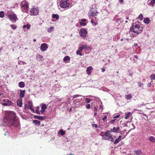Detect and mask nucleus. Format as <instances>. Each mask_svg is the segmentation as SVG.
I'll list each match as a JSON object with an SVG mask.
<instances>
[{"label":"nucleus","mask_w":155,"mask_h":155,"mask_svg":"<svg viewBox=\"0 0 155 155\" xmlns=\"http://www.w3.org/2000/svg\"><path fill=\"white\" fill-rule=\"evenodd\" d=\"M54 27H51L49 28L48 29L47 31L48 32H50L51 31H52L54 29Z\"/></svg>","instance_id":"e433bc0d"},{"label":"nucleus","mask_w":155,"mask_h":155,"mask_svg":"<svg viewBox=\"0 0 155 155\" xmlns=\"http://www.w3.org/2000/svg\"><path fill=\"white\" fill-rule=\"evenodd\" d=\"M10 26L14 30H15L17 28V26H16L13 25H10Z\"/></svg>","instance_id":"a19ab883"},{"label":"nucleus","mask_w":155,"mask_h":155,"mask_svg":"<svg viewBox=\"0 0 155 155\" xmlns=\"http://www.w3.org/2000/svg\"><path fill=\"white\" fill-rule=\"evenodd\" d=\"M52 16L53 18H56L57 19H58L59 18V16L57 14H53Z\"/></svg>","instance_id":"c85d7f7f"},{"label":"nucleus","mask_w":155,"mask_h":155,"mask_svg":"<svg viewBox=\"0 0 155 155\" xmlns=\"http://www.w3.org/2000/svg\"><path fill=\"white\" fill-rule=\"evenodd\" d=\"M18 86L22 88L25 87V84L24 82L21 81L19 83Z\"/></svg>","instance_id":"5701e85b"},{"label":"nucleus","mask_w":155,"mask_h":155,"mask_svg":"<svg viewBox=\"0 0 155 155\" xmlns=\"http://www.w3.org/2000/svg\"><path fill=\"white\" fill-rule=\"evenodd\" d=\"M3 95V94L2 93H0V96H2Z\"/></svg>","instance_id":"0e129e2a"},{"label":"nucleus","mask_w":155,"mask_h":155,"mask_svg":"<svg viewBox=\"0 0 155 155\" xmlns=\"http://www.w3.org/2000/svg\"><path fill=\"white\" fill-rule=\"evenodd\" d=\"M4 120L5 121L2 124V125L11 127L14 126L18 127L19 125L18 122L16 118L15 114L12 111H6Z\"/></svg>","instance_id":"f257e3e1"},{"label":"nucleus","mask_w":155,"mask_h":155,"mask_svg":"<svg viewBox=\"0 0 155 155\" xmlns=\"http://www.w3.org/2000/svg\"><path fill=\"white\" fill-rule=\"evenodd\" d=\"M110 133H111V131H110V130H107V131L105 132V134L104 136H102L103 138L104 139L105 138H107V137H110V136H111V135L110 134Z\"/></svg>","instance_id":"9d476101"},{"label":"nucleus","mask_w":155,"mask_h":155,"mask_svg":"<svg viewBox=\"0 0 155 155\" xmlns=\"http://www.w3.org/2000/svg\"><path fill=\"white\" fill-rule=\"evenodd\" d=\"M125 137V136L123 138H122V136L121 135L119 136L118 137V139L120 141L124 139Z\"/></svg>","instance_id":"79ce46f5"},{"label":"nucleus","mask_w":155,"mask_h":155,"mask_svg":"<svg viewBox=\"0 0 155 155\" xmlns=\"http://www.w3.org/2000/svg\"><path fill=\"white\" fill-rule=\"evenodd\" d=\"M47 108V107L45 104H43L41 107V108L42 110H45Z\"/></svg>","instance_id":"4c0bfd02"},{"label":"nucleus","mask_w":155,"mask_h":155,"mask_svg":"<svg viewBox=\"0 0 155 155\" xmlns=\"http://www.w3.org/2000/svg\"><path fill=\"white\" fill-rule=\"evenodd\" d=\"M70 5L68 0H62L60 2V5L62 8H66L68 7Z\"/></svg>","instance_id":"20e7f679"},{"label":"nucleus","mask_w":155,"mask_h":155,"mask_svg":"<svg viewBox=\"0 0 155 155\" xmlns=\"http://www.w3.org/2000/svg\"><path fill=\"white\" fill-rule=\"evenodd\" d=\"M81 96L79 94H76L73 96V99H74L76 97H78L79 96Z\"/></svg>","instance_id":"c03bdc74"},{"label":"nucleus","mask_w":155,"mask_h":155,"mask_svg":"<svg viewBox=\"0 0 155 155\" xmlns=\"http://www.w3.org/2000/svg\"><path fill=\"white\" fill-rule=\"evenodd\" d=\"M91 22L92 24H93L94 23V21L92 19H91Z\"/></svg>","instance_id":"13d9d810"},{"label":"nucleus","mask_w":155,"mask_h":155,"mask_svg":"<svg viewBox=\"0 0 155 155\" xmlns=\"http://www.w3.org/2000/svg\"><path fill=\"white\" fill-rule=\"evenodd\" d=\"M8 17L10 18V20L14 21L15 22L16 21L17 19L16 15L15 14L8 15Z\"/></svg>","instance_id":"0eeeda50"},{"label":"nucleus","mask_w":155,"mask_h":155,"mask_svg":"<svg viewBox=\"0 0 155 155\" xmlns=\"http://www.w3.org/2000/svg\"><path fill=\"white\" fill-rule=\"evenodd\" d=\"M48 48L47 44L46 43L42 44L40 47V49L42 51H45Z\"/></svg>","instance_id":"6e6552de"},{"label":"nucleus","mask_w":155,"mask_h":155,"mask_svg":"<svg viewBox=\"0 0 155 155\" xmlns=\"http://www.w3.org/2000/svg\"><path fill=\"white\" fill-rule=\"evenodd\" d=\"M31 15H36L38 13V10L36 8H32L30 9L29 11Z\"/></svg>","instance_id":"39448f33"},{"label":"nucleus","mask_w":155,"mask_h":155,"mask_svg":"<svg viewBox=\"0 0 155 155\" xmlns=\"http://www.w3.org/2000/svg\"><path fill=\"white\" fill-rule=\"evenodd\" d=\"M110 130L111 132L118 133H120V128L119 127H114L112 129H111Z\"/></svg>","instance_id":"1a4fd4ad"},{"label":"nucleus","mask_w":155,"mask_h":155,"mask_svg":"<svg viewBox=\"0 0 155 155\" xmlns=\"http://www.w3.org/2000/svg\"><path fill=\"white\" fill-rule=\"evenodd\" d=\"M82 51L79 48L76 51V54L77 55H79L80 56L82 55V54L81 53Z\"/></svg>","instance_id":"7c9ffc66"},{"label":"nucleus","mask_w":155,"mask_h":155,"mask_svg":"<svg viewBox=\"0 0 155 155\" xmlns=\"http://www.w3.org/2000/svg\"><path fill=\"white\" fill-rule=\"evenodd\" d=\"M25 91L24 90H20V92L19 94V97L21 98H23L25 95Z\"/></svg>","instance_id":"6ab92c4d"},{"label":"nucleus","mask_w":155,"mask_h":155,"mask_svg":"<svg viewBox=\"0 0 155 155\" xmlns=\"http://www.w3.org/2000/svg\"><path fill=\"white\" fill-rule=\"evenodd\" d=\"M90 107V104H88L86 106V107L87 109H89Z\"/></svg>","instance_id":"8fccbe9b"},{"label":"nucleus","mask_w":155,"mask_h":155,"mask_svg":"<svg viewBox=\"0 0 155 155\" xmlns=\"http://www.w3.org/2000/svg\"><path fill=\"white\" fill-rule=\"evenodd\" d=\"M6 102L3 104V105L5 106H9L13 104V103L8 99H6Z\"/></svg>","instance_id":"f8f14e48"},{"label":"nucleus","mask_w":155,"mask_h":155,"mask_svg":"<svg viewBox=\"0 0 155 155\" xmlns=\"http://www.w3.org/2000/svg\"><path fill=\"white\" fill-rule=\"evenodd\" d=\"M125 98L127 100H130L132 97V95L131 94H129L128 95H126Z\"/></svg>","instance_id":"a878e982"},{"label":"nucleus","mask_w":155,"mask_h":155,"mask_svg":"<svg viewBox=\"0 0 155 155\" xmlns=\"http://www.w3.org/2000/svg\"><path fill=\"white\" fill-rule=\"evenodd\" d=\"M120 141L118 138H117L115 140L114 142V144H117L119 143Z\"/></svg>","instance_id":"58836bf2"},{"label":"nucleus","mask_w":155,"mask_h":155,"mask_svg":"<svg viewBox=\"0 0 155 155\" xmlns=\"http://www.w3.org/2000/svg\"><path fill=\"white\" fill-rule=\"evenodd\" d=\"M94 109L96 111H97V109L96 107H94Z\"/></svg>","instance_id":"bf43d9fd"},{"label":"nucleus","mask_w":155,"mask_h":155,"mask_svg":"<svg viewBox=\"0 0 155 155\" xmlns=\"http://www.w3.org/2000/svg\"><path fill=\"white\" fill-rule=\"evenodd\" d=\"M148 139L151 143H155V138L153 137L150 136L148 137Z\"/></svg>","instance_id":"dca6fc26"},{"label":"nucleus","mask_w":155,"mask_h":155,"mask_svg":"<svg viewBox=\"0 0 155 155\" xmlns=\"http://www.w3.org/2000/svg\"><path fill=\"white\" fill-rule=\"evenodd\" d=\"M120 3H123V0H120Z\"/></svg>","instance_id":"052dcab7"},{"label":"nucleus","mask_w":155,"mask_h":155,"mask_svg":"<svg viewBox=\"0 0 155 155\" xmlns=\"http://www.w3.org/2000/svg\"><path fill=\"white\" fill-rule=\"evenodd\" d=\"M90 48L87 46V45H82L81 47H80L79 48L81 51L84 49H87L88 50L89 48Z\"/></svg>","instance_id":"f3484780"},{"label":"nucleus","mask_w":155,"mask_h":155,"mask_svg":"<svg viewBox=\"0 0 155 155\" xmlns=\"http://www.w3.org/2000/svg\"><path fill=\"white\" fill-rule=\"evenodd\" d=\"M120 133L121 134H123V133H122V132L120 130V133Z\"/></svg>","instance_id":"680f3d73"},{"label":"nucleus","mask_w":155,"mask_h":155,"mask_svg":"<svg viewBox=\"0 0 155 155\" xmlns=\"http://www.w3.org/2000/svg\"><path fill=\"white\" fill-rule=\"evenodd\" d=\"M116 118H118L120 117V115H117L115 117Z\"/></svg>","instance_id":"4d7b16f0"},{"label":"nucleus","mask_w":155,"mask_h":155,"mask_svg":"<svg viewBox=\"0 0 155 155\" xmlns=\"http://www.w3.org/2000/svg\"><path fill=\"white\" fill-rule=\"evenodd\" d=\"M28 107L29 109L30 110H31L34 111V109H33L32 106H30Z\"/></svg>","instance_id":"de8ad7c7"},{"label":"nucleus","mask_w":155,"mask_h":155,"mask_svg":"<svg viewBox=\"0 0 155 155\" xmlns=\"http://www.w3.org/2000/svg\"><path fill=\"white\" fill-rule=\"evenodd\" d=\"M104 140H110L111 142H113L114 141V139H113V137H112V135L111 136H110V137H107V138H104Z\"/></svg>","instance_id":"393cba45"},{"label":"nucleus","mask_w":155,"mask_h":155,"mask_svg":"<svg viewBox=\"0 0 155 155\" xmlns=\"http://www.w3.org/2000/svg\"><path fill=\"white\" fill-rule=\"evenodd\" d=\"M67 155H74L73 154H70Z\"/></svg>","instance_id":"774afa93"},{"label":"nucleus","mask_w":155,"mask_h":155,"mask_svg":"<svg viewBox=\"0 0 155 155\" xmlns=\"http://www.w3.org/2000/svg\"><path fill=\"white\" fill-rule=\"evenodd\" d=\"M107 118V116H105L103 118H102V120H103L104 121L105 120H106V119Z\"/></svg>","instance_id":"3c124183"},{"label":"nucleus","mask_w":155,"mask_h":155,"mask_svg":"<svg viewBox=\"0 0 155 155\" xmlns=\"http://www.w3.org/2000/svg\"><path fill=\"white\" fill-rule=\"evenodd\" d=\"M22 99L20 98L17 100V104L18 106L19 107H21L22 105Z\"/></svg>","instance_id":"4468645a"},{"label":"nucleus","mask_w":155,"mask_h":155,"mask_svg":"<svg viewBox=\"0 0 155 155\" xmlns=\"http://www.w3.org/2000/svg\"><path fill=\"white\" fill-rule=\"evenodd\" d=\"M70 57L68 56H66L63 59V61L65 62L66 61H70Z\"/></svg>","instance_id":"bb28decb"},{"label":"nucleus","mask_w":155,"mask_h":155,"mask_svg":"<svg viewBox=\"0 0 155 155\" xmlns=\"http://www.w3.org/2000/svg\"><path fill=\"white\" fill-rule=\"evenodd\" d=\"M21 7L24 12L27 13L29 9V6L27 2L25 1H22L21 2Z\"/></svg>","instance_id":"7ed1b4c3"},{"label":"nucleus","mask_w":155,"mask_h":155,"mask_svg":"<svg viewBox=\"0 0 155 155\" xmlns=\"http://www.w3.org/2000/svg\"><path fill=\"white\" fill-rule=\"evenodd\" d=\"M93 24L94 25H96L98 24V22H94Z\"/></svg>","instance_id":"864d4df0"},{"label":"nucleus","mask_w":155,"mask_h":155,"mask_svg":"<svg viewBox=\"0 0 155 155\" xmlns=\"http://www.w3.org/2000/svg\"><path fill=\"white\" fill-rule=\"evenodd\" d=\"M36 113L38 114H40V112L39 111V108L38 107H37L35 110Z\"/></svg>","instance_id":"ea45409f"},{"label":"nucleus","mask_w":155,"mask_h":155,"mask_svg":"<svg viewBox=\"0 0 155 155\" xmlns=\"http://www.w3.org/2000/svg\"><path fill=\"white\" fill-rule=\"evenodd\" d=\"M92 126L93 127H95L96 128L97 127V124H92Z\"/></svg>","instance_id":"49530a36"},{"label":"nucleus","mask_w":155,"mask_h":155,"mask_svg":"<svg viewBox=\"0 0 155 155\" xmlns=\"http://www.w3.org/2000/svg\"><path fill=\"white\" fill-rule=\"evenodd\" d=\"M130 30L133 32L132 36L134 37L143 31V28L139 25L135 23L133 24L132 26L130 28Z\"/></svg>","instance_id":"f03ea898"},{"label":"nucleus","mask_w":155,"mask_h":155,"mask_svg":"<svg viewBox=\"0 0 155 155\" xmlns=\"http://www.w3.org/2000/svg\"><path fill=\"white\" fill-rule=\"evenodd\" d=\"M33 41H34V42H35L36 41V39H34L33 40Z\"/></svg>","instance_id":"338daca9"},{"label":"nucleus","mask_w":155,"mask_h":155,"mask_svg":"<svg viewBox=\"0 0 155 155\" xmlns=\"http://www.w3.org/2000/svg\"><path fill=\"white\" fill-rule=\"evenodd\" d=\"M79 33L81 37L83 38H85L86 36L87 31L85 29L81 28L80 31Z\"/></svg>","instance_id":"423d86ee"},{"label":"nucleus","mask_w":155,"mask_h":155,"mask_svg":"<svg viewBox=\"0 0 155 155\" xmlns=\"http://www.w3.org/2000/svg\"><path fill=\"white\" fill-rule=\"evenodd\" d=\"M59 133L60 134L61 136H63L65 134V132L62 129L59 130Z\"/></svg>","instance_id":"c756f323"},{"label":"nucleus","mask_w":155,"mask_h":155,"mask_svg":"<svg viewBox=\"0 0 155 155\" xmlns=\"http://www.w3.org/2000/svg\"><path fill=\"white\" fill-rule=\"evenodd\" d=\"M5 16V13L3 11L0 12V17L3 18Z\"/></svg>","instance_id":"72a5a7b5"},{"label":"nucleus","mask_w":155,"mask_h":155,"mask_svg":"<svg viewBox=\"0 0 155 155\" xmlns=\"http://www.w3.org/2000/svg\"><path fill=\"white\" fill-rule=\"evenodd\" d=\"M86 21V20L85 19H83L81 20V22L80 24L81 25H83L84 26H85L86 24L85 22Z\"/></svg>","instance_id":"412c9836"},{"label":"nucleus","mask_w":155,"mask_h":155,"mask_svg":"<svg viewBox=\"0 0 155 155\" xmlns=\"http://www.w3.org/2000/svg\"><path fill=\"white\" fill-rule=\"evenodd\" d=\"M144 22L146 24H148L150 22V20L148 18H146L144 19Z\"/></svg>","instance_id":"b1692460"},{"label":"nucleus","mask_w":155,"mask_h":155,"mask_svg":"<svg viewBox=\"0 0 155 155\" xmlns=\"http://www.w3.org/2000/svg\"><path fill=\"white\" fill-rule=\"evenodd\" d=\"M97 113L96 112H95V113H94V116H96L97 115Z\"/></svg>","instance_id":"e2e57ef3"},{"label":"nucleus","mask_w":155,"mask_h":155,"mask_svg":"<svg viewBox=\"0 0 155 155\" xmlns=\"http://www.w3.org/2000/svg\"><path fill=\"white\" fill-rule=\"evenodd\" d=\"M115 121V119H113L110 120V123L111 124L114 123Z\"/></svg>","instance_id":"09e8293b"},{"label":"nucleus","mask_w":155,"mask_h":155,"mask_svg":"<svg viewBox=\"0 0 155 155\" xmlns=\"http://www.w3.org/2000/svg\"><path fill=\"white\" fill-rule=\"evenodd\" d=\"M138 18L140 20H142L143 19V15L142 14H140L138 17Z\"/></svg>","instance_id":"c9c22d12"},{"label":"nucleus","mask_w":155,"mask_h":155,"mask_svg":"<svg viewBox=\"0 0 155 155\" xmlns=\"http://www.w3.org/2000/svg\"><path fill=\"white\" fill-rule=\"evenodd\" d=\"M40 111L41 113H43L45 112V110L42 109Z\"/></svg>","instance_id":"5fc2aeb1"},{"label":"nucleus","mask_w":155,"mask_h":155,"mask_svg":"<svg viewBox=\"0 0 155 155\" xmlns=\"http://www.w3.org/2000/svg\"><path fill=\"white\" fill-rule=\"evenodd\" d=\"M85 100L88 103H90L91 101V99L88 98H85Z\"/></svg>","instance_id":"a18cd8bd"},{"label":"nucleus","mask_w":155,"mask_h":155,"mask_svg":"<svg viewBox=\"0 0 155 155\" xmlns=\"http://www.w3.org/2000/svg\"><path fill=\"white\" fill-rule=\"evenodd\" d=\"M28 107L32 106V104L30 101H28Z\"/></svg>","instance_id":"37998d69"},{"label":"nucleus","mask_w":155,"mask_h":155,"mask_svg":"<svg viewBox=\"0 0 155 155\" xmlns=\"http://www.w3.org/2000/svg\"><path fill=\"white\" fill-rule=\"evenodd\" d=\"M98 13L95 11H91L89 13L88 15L90 17H94L97 15V13Z\"/></svg>","instance_id":"9b49d317"},{"label":"nucleus","mask_w":155,"mask_h":155,"mask_svg":"<svg viewBox=\"0 0 155 155\" xmlns=\"http://www.w3.org/2000/svg\"><path fill=\"white\" fill-rule=\"evenodd\" d=\"M36 58L37 60L39 61H43L44 60L43 56L40 54H38L37 55Z\"/></svg>","instance_id":"a211bd4d"},{"label":"nucleus","mask_w":155,"mask_h":155,"mask_svg":"<svg viewBox=\"0 0 155 155\" xmlns=\"http://www.w3.org/2000/svg\"><path fill=\"white\" fill-rule=\"evenodd\" d=\"M23 28H27L28 29H29L30 28V26L28 24H27L26 25H24L23 26Z\"/></svg>","instance_id":"2f4dec72"},{"label":"nucleus","mask_w":155,"mask_h":155,"mask_svg":"<svg viewBox=\"0 0 155 155\" xmlns=\"http://www.w3.org/2000/svg\"><path fill=\"white\" fill-rule=\"evenodd\" d=\"M101 71L102 72H104V71H105V68H101Z\"/></svg>","instance_id":"603ef678"},{"label":"nucleus","mask_w":155,"mask_h":155,"mask_svg":"<svg viewBox=\"0 0 155 155\" xmlns=\"http://www.w3.org/2000/svg\"><path fill=\"white\" fill-rule=\"evenodd\" d=\"M150 78L151 80H155V74H153L151 75Z\"/></svg>","instance_id":"f704fd0d"},{"label":"nucleus","mask_w":155,"mask_h":155,"mask_svg":"<svg viewBox=\"0 0 155 155\" xmlns=\"http://www.w3.org/2000/svg\"><path fill=\"white\" fill-rule=\"evenodd\" d=\"M35 119H38L39 120H43L45 118V117L42 116H35L34 117Z\"/></svg>","instance_id":"2eb2a0df"},{"label":"nucleus","mask_w":155,"mask_h":155,"mask_svg":"<svg viewBox=\"0 0 155 155\" xmlns=\"http://www.w3.org/2000/svg\"><path fill=\"white\" fill-rule=\"evenodd\" d=\"M93 69L92 67L89 66L86 69V72L89 75H90L92 72L91 70Z\"/></svg>","instance_id":"ddd939ff"},{"label":"nucleus","mask_w":155,"mask_h":155,"mask_svg":"<svg viewBox=\"0 0 155 155\" xmlns=\"http://www.w3.org/2000/svg\"><path fill=\"white\" fill-rule=\"evenodd\" d=\"M125 115H126V117H124V118L126 119H127L130 117V116L131 115V113L129 112L125 113Z\"/></svg>","instance_id":"4be33fe9"},{"label":"nucleus","mask_w":155,"mask_h":155,"mask_svg":"<svg viewBox=\"0 0 155 155\" xmlns=\"http://www.w3.org/2000/svg\"><path fill=\"white\" fill-rule=\"evenodd\" d=\"M155 4V0H151L149 3V4L152 7H153Z\"/></svg>","instance_id":"cd10ccee"},{"label":"nucleus","mask_w":155,"mask_h":155,"mask_svg":"<svg viewBox=\"0 0 155 155\" xmlns=\"http://www.w3.org/2000/svg\"><path fill=\"white\" fill-rule=\"evenodd\" d=\"M33 123L35 124L36 126H39L40 125V122L39 120H34L33 121Z\"/></svg>","instance_id":"aec40b11"},{"label":"nucleus","mask_w":155,"mask_h":155,"mask_svg":"<svg viewBox=\"0 0 155 155\" xmlns=\"http://www.w3.org/2000/svg\"><path fill=\"white\" fill-rule=\"evenodd\" d=\"M21 62L23 64H26V63L25 62H24L23 61H21Z\"/></svg>","instance_id":"6e6d98bb"},{"label":"nucleus","mask_w":155,"mask_h":155,"mask_svg":"<svg viewBox=\"0 0 155 155\" xmlns=\"http://www.w3.org/2000/svg\"><path fill=\"white\" fill-rule=\"evenodd\" d=\"M6 133L7 135H8L9 134V133L8 132V131L6 132Z\"/></svg>","instance_id":"69168bd1"},{"label":"nucleus","mask_w":155,"mask_h":155,"mask_svg":"<svg viewBox=\"0 0 155 155\" xmlns=\"http://www.w3.org/2000/svg\"><path fill=\"white\" fill-rule=\"evenodd\" d=\"M137 155H140L142 153L141 151L140 150H136L135 151Z\"/></svg>","instance_id":"473e14b6"}]
</instances>
